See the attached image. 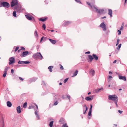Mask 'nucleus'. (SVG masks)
Masks as SVG:
<instances>
[{
    "instance_id": "7c9ffc66",
    "label": "nucleus",
    "mask_w": 127,
    "mask_h": 127,
    "mask_svg": "<svg viewBox=\"0 0 127 127\" xmlns=\"http://www.w3.org/2000/svg\"><path fill=\"white\" fill-rule=\"evenodd\" d=\"M62 127H68L66 123H65L62 126Z\"/></svg>"
},
{
    "instance_id": "37998d69",
    "label": "nucleus",
    "mask_w": 127,
    "mask_h": 127,
    "mask_svg": "<svg viewBox=\"0 0 127 127\" xmlns=\"http://www.w3.org/2000/svg\"><path fill=\"white\" fill-rule=\"evenodd\" d=\"M58 104V102L57 101H56V102H55L54 104V105H57Z\"/></svg>"
},
{
    "instance_id": "e2e57ef3",
    "label": "nucleus",
    "mask_w": 127,
    "mask_h": 127,
    "mask_svg": "<svg viewBox=\"0 0 127 127\" xmlns=\"http://www.w3.org/2000/svg\"><path fill=\"white\" fill-rule=\"evenodd\" d=\"M112 78V77L111 76H109L108 78L109 79H111Z\"/></svg>"
},
{
    "instance_id": "680f3d73",
    "label": "nucleus",
    "mask_w": 127,
    "mask_h": 127,
    "mask_svg": "<svg viewBox=\"0 0 127 127\" xmlns=\"http://www.w3.org/2000/svg\"><path fill=\"white\" fill-rule=\"evenodd\" d=\"M124 23H123L122 24L121 26L124 27Z\"/></svg>"
},
{
    "instance_id": "2f4dec72",
    "label": "nucleus",
    "mask_w": 127,
    "mask_h": 127,
    "mask_svg": "<svg viewBox=\"0 0 127 127\" xmlns=\"http://www.w3.org/2000/svg\"><path fill=\"white\" fill-rule=\"evenodd\" d=\"M121 45L122 44H120L118 45V47H117V49H118V50H119L120 48L121 47Z\"/></svg>"
},
{
    "instance_id": "5701e85b",
    "label": "nucleus",
    "mask_w": 127,
    "mask_h": 127,
    "mask_svg": "<svg viewBox=\"0 0 127 127\" xmlns=\"http://www.w3.org/2000/svg\"><path fill=\"white\" fill-rule=\"evenodd\" d=\"M53 68V66H49L48 68L49 69V71L50 72H52V69Z\"/></svg>"
},
{
    "instance_id": "a18cd8bd",
    "label": "nucleus",
    "mask_w": 127,
    "mask_h": 127,
    "mask_svg": "<svg viewBox=\"0 0 127 127\" xmlns=\"http://www.w3.org/2000/svg\"><path fill=\"white\" fill-rule=\"evenodd\" d=\"M21 50H23L24 51L25 50V48L24 47H21Z\"/></svg>"
},
{
    "instance_id": "39448f33",
    "label": "nucleus",
    "mask_w": 127,
    "mask_h": 127,
    "mask_svg": "<svg viewBox=\"0 0 127 127\" xmlns=\"http://www.w3.org/2000/svg\"><path fill=\"white\" fill-rule=\"evenodd\" d=\"M87 4L92 9H96L97 10V8L96 7L94 3H90L88 2H87Z\"/></svg>"
},
{
    "instance_id": "aec40b11",
    "label": "nucleus",
    "mask_w": 127,
    "mask_h": 127,
    "mask_svg": "<svg viewBox=\"0 0 127 127\" xmlns=\"http://www.w3.org/2000/svg\"><path fill=\"white\" fill-rule=\"evenodd\" d=\"M47 17H45L44 18H40L39 19V20L42 22H44L47 19Z\"/></svg>"
},
{
    "instance_id": "393cba45",
    "label": "nucleus",
    "mask_w": 127,
    "mask_h": 127,
    "mask_svg": "<svg viewBox=\"0 0 127 127\" xmlns=\"http://www.w3.org/2000/svg\"><path fill=\"white\" fill-rule=\"evenodd\" d=\"M78 73V70H76L75 71L74 73H73V77L76 76L77 75Z\"/></svg>"
},
{
    "instance_id": "f03ea898",
    "label": "nucleus",
    "mask_w": 127,
    "mask_h": 127,
    "mask_svg": "<svg viewBox=\"0 0 127 127\" xmlns=\"http://www.w3.org/2000/svg\"><path fill=\"white\" fill-rule=\"evenodd\" d=\"M33 57L35 59H39L41 60L43 58L42 56L40 53H37L34 54Z\"/></svg>"
},
{
    "instance_id": "f8f14e48",
    "label": "nucleus",
    "mask_w": 127,
    "mask_h": 127,
    "mask_svg": "<svg viewBox=\"0 0 127 127\" xmlns=\"http://www.w3.org/2000/svg\"><path fill=\"white\" fill-rule=\"evenodd\" d=\"M25 16L28 19L30 20L32 19V17L33 18L32 16L29 14L26 15Z\"/></svg>"
},
{
    "instance_id": "72a5a7b5",
    "label": "nucleus",
    "mask_w": 127,
    "mask_h": 127,
    "mask_svg": "<svg viewBox=\"0 0 127 127\" xmlns=\"http://www.w3.org/2000/svg\"><path fill=\"white\" fill-rule=\"evenodd\" d=\"M92 111L89 110V111L88 113V115L89 116H90L91 114Z\"/></svg>"
},
{
    "instance_id": "7ed1b4c3",
    "label": "nucleus",
    "mask_w": 127,
    "mask_h": 127,
    "mask_svg": "<svg viewBox=\"0 0 127 127\" xmlns=\"http://www.w3.org/2000/svg\"><path fill=\"white\" fill-rule=\"evenodd\" d=\"M2 6L6 8H8L10 6L9 4L6 1H2L1 2Z\"/></svg>"
},
{
    "instance_id": "09e8293b",
    "label": "nucleus",
    "mask_w": 127,
    "mask_h": 127,
    "mask_svg": "<svg viewBox=\"0 0 127 127\" xmlns=\"http://www.w3.org/2000/svg\"><path fill=\"white\" fill-rule=\"evenodd\" d=\"M118 31L119 32V33L118 34L119 35H120L121 34V31L120 30H118Z\"/></svg>"
},
{
    "instance_id": "a19ab883",
    "label": "nucleus",
    "mask_w": 127,
    "mask_h": 127,
    "mask_svg": "<svg viewBox=\"0 0 127 127\" xmlns=\"http://www.w3.org/2000/svg\"><path fill=\"white\" fill-rule=\"evenodd\" d=\"M93 107V105H92L91 104L90 105V108L89 110L90 111H92V109Z\"/></svg>"
},
{
    "instance_id": "473e14b6",
    "label": "nucleus",
    "mask_w": 127,
    "mask_h": 127,
    "mask_svg": "<svg viewBox=\"0 0 127 127\" xmlns=\"http://www.w3.org/2000/svg\"><path fill=\"white\" fill-rule=\"evenodd\" d=\"M34 35L35 36L37 37H38V34L37 33V31H35V32H34Z\"/></svg>"
},
{
    "instance_id": "4be33fe9",
    "label": "nucleus",
    "mask_w": 127,
    "mask_h": 127,
    "mask_svg": "<svg viewBox=\"0 0 127 127\" xmlns=\"http://www.w3.org/2000/svg\"><path fill=\"white\" fill-rule=\"evenodd\" d=\"M95 71L94 70L91 69L90 71V73L91 74H92V76L94 75L95 74Z\"/></svg>"
},
{
    "instance_id": "dca6fc26",
    "label": "nucleus",
    "mask_w": 127,
    "mask_h": 127,
    "mask_svg": "<svg viewBox=\"0 0 127 127\" xmlns=\"http://www.w3.org/2000/svg\"><path fill=\"white\" fill-rule=\"evenodd\" d=\"M94 96H92L91 97H87L85 98V99L87 101H90L92 100Z\"/></svg>"
},
{
    "instance_id": "4d7b16f0",
    "label": "nucleus",
    "mask_w": 127,
    "mask_h": 127,
    "mask_svg": "<svg viewBox=\"0 0 127 127\" xmlns=\"http://www.w3.org/2000/svg\"><path fill=\"white\" fill-rule=\"evenodd\" d=\"M44 37L43 36H42V37L41 39H40V42H41L42 41V40L43 39V38Z\"/></svg>"
},
{
    "instance_id": "052dcab7",
    "label": "nucleus",
    "mask_w": 127,
    "mask_h": 127,
    "mask_svg": "<svg viewBox=\"0 0 127 127\" xmlns=\"http://www.w3.org/2000/svg\"><path fill=\"white\" fill-rule=\"evenodd\" d=\"M67 97H68V99H69V100H70V96H69V95H67Z\"/></svg>"
},
{
    "instance_id": "c03bdc74",
    "label": "nucleus",
    "mask_w": 127,
    "mask_h": 127,
    "mask_svg": "<svg viewBox=\"0 0 127 127\" xmlns=\"http://www.w3.org/2000/svg\"><path fill=\"white\" fill-rule=\"evenodd\" d=\"M118 101V100H117L116 101H115V102H114L115 103L116 105V106L117 107H118V104H117V102Z\"/></svg>"
},
{
    "instance_id": "e433bc0d",
    "label": "nucleus",
    "mask_w": 127,
    "mask_h": 127,
    "mask_svg": "<svg viewBox=\"0 0 127 127\" xmlns=\"http://www.w3.org/2000/svg\"><path fill=\"white\" fill-rule=\"evenodd\" d=\"M68 78H67L64 79V83H65L68 81Z\"/></svg>"
},
{
    "instance_id": "ddd939ff",
    "label": "nucleus",
    "mask_w": 127,
    "mask_h": 127,
    "mask_svg": "<svg viewBox=\"0 0 127 127\" xmlns=\"http://www.w3.org/2000/svg\"><path fill=\"white\" fill-rule=\"evenodd\" d=\"M65 121L64 119L63 118H61L59 121V123L60 124H64Z\"/></svg>"
},
{
    "instance_id": "a211bd4d",
    "label": "nucleus",
    "mask_w": 127,
    "mask_h": 127,
    "mask_svg": "<svg viewBox=\"0 0 127 127\" xmlns=\"http://www.w3.org/2000/svg\"><path fill=\"white\" fill-rule=\"evenodd\" d=\"M108 14L109 15H110L111 17L112 16V11L111 9H108Z\"/></svg>"
},
{
    "instance_id": "4c0bfd02",
    "label": "nucleus",
    "mask_w": 127,
    "mask_h": 127,
    "mask_svg": "<svg viewBox=\"0 0 127 127\" xmlns=\"http://www.w3.org/2000/svg\"><path fill=\"white\" fill-rule=\"evenodd\" d=\"M60 65L61 66V67H60V69L61 70L64 69V67H63V66H62V65L61 64H60Z\"/></svg>"
},
{
    "instance_id": "6e6d98bb",
    "label": "nucleus",
    "mask_w": 127,
    "mask_h": 127,
    "mask_svg": "<svg viewBox=\"0 0 127 127\" xmlns=\"http://www.w3.org/2000/svg\"><path fill=\"white\" fill-rule=\"evenodd\" d=\"M90 53V51H88L86 52L85 53L86 54H89Z\"/></svg>"
},
{
    "instance_id": "864d4df0",
    "label": "nucleus",
    "mask_w": 127,
    "mask_h": 127,
    "mask_svg": "<svg viewBox=\"0 0 127 127\" xmlns=\"http://www.w3.org/2000/svg\"><path fill=\"white\" fill-rule=\"evenodd\" d=\"M36 117L38 118V120L39 119V116L38 115H36Z\"/></svg>"
},
{
    "instance_id": "6e6552de",
    "label": "nucleus",
    "mask_w": 127,
    "mask_h": 127,
    "mask_svg": "<svg viewBox=\"0 0 127 127\" xmlns=\"http://www.w3.org/2000/svg\"><path fill=\"white\" fill-rule=\"evenodd\" d=\"M29 53L28 51L23 52L21 55V56L22 57H24L26 56Z\"/></svg>"
},
{
    "instance_id": "20e7f679",
    "label": "nucleus",
    "mask_w": 127,
    "mask_h": 127,
    "mask_svg": "<svg viewBox=\"0 0 127 127\" xmlns=\"http://www.w3.org/2000/svg\"><path fill=\"white\" fill-rule=\"evenodd\" d=\"M97 12V13L99 14H103L106 13V10H104L103 9L98 10L97 8V10L95 9Z\"/></svg>"
},
{
    "instance_id": "2eb2a0df",
    "label": "nucleus",
    "mask_w": 127,
    "mask_h": 127,
    "mask_svg": "<svg viewBox=\"0 0 127 127\" xmlns=\"http://www.w3.org/2000/svg\"><path fill=\"white\" fill-rule=\"evenodd\" d=\"M119 78L120 79L123 80L124 81H126V79L125 76H121L119 75Z\"/></svg>"
},
{
    "instance_id": "c9c22d12",
    "label": "nucleus",
    "mask_w": 127,
    "mask_h": 127,
    "mask_svg": "<svg viewBox=\"0 0 127 127\" xmlns=\"http://www.w3.org/2000/svg\"><path fill=\"white\" fill-rule=\"evenodd\" d=\"M30 63V62L29 61H24V64H29Z\"/></svg>"
},
{
    "instance_id": "6ab92c4d",
    "label": "nucleus",
    "mask_w": 127,
    "mask_h": 127,
    "mask_svg": "<svg viewBox=\"0 0 127 127\" xmlns=\"http://www.w3.org/2000/svg\"><path fill=\"white\" fill-rule=\"evenodd\" d=\"M16 110H17V112L18 113H21V111L20 107V106H19L17 107L16 108Z\"/></svg>"
},
{
    "instance_id": "774afa93",
    "label": "nucleus",
    "mask_w": 127,
    "mask_h": 127,
    "mask_svg": "<svg viewBox=\"0 0 127 127\" xmlns=\"http://www.w3.org/2000/svg\"><path fill=\"white\" fill-rule=\"evenodd\" d=\"M21 50V49H20L18 51V52L19 53V52H20V51Z\"/></svg>"
},
{
    "instance_id": "bb28decb",
    "label": "nucleus",
    "mask_w": 127,
    "mask_h": 127,
    "mask_svg": "<svg viewBox=\"0 0 127 127\" xmlns=\"http://www.w3.org/2000/svg\"><path fill=\"white\" fill-rule=\"evenodd\" d=\"M27 106V103L25 102L24 103L23 105V107L24 108H25Z\"/></svg>"
},
{
    "instance_id": "f3484780",
    "label": "nucleus",
    "mask_w": 127,
    "mask_h": 127,
    "mask_svg": "<svg viewBox=\"0 0 127 127\" xmlns=\"http://www.w3.org/2000/svg\"><path fill=\"white\" fill-rule=\"evenodd\" d=\"M48 39L53 44H54L56 42V40H54L52 39H51L50 38H49Z\"/></svg>"
},
{
    "instance_id": "bf43d9fd",
    "label": "nucleus",
    "mask_w": 127,
    "mask_h": 127,
    "mask_svg": "<svg viewBox=\"0 0 127 127\" xmlns=\"http://www.w3.org/2000/svg\"><path fill=\"white\" fill-rule=\"evenodd\" d=\"M35 105L36 106V108L37 109H38V107L37 105H36V104H35Z\"/></svg>"
},
{
    "instance_id": "1a4fd4ad",
    "label": "nucleus",
    "mask_w": 127,
    "mask_h": 127,
    "mask_svg": "<svg viewBox=\"0 0 127 127\" xmlns=\"http://www.w3.org/2000/svg\"><path fill=\"white\" fill-rule=\"evenodd\" d=\"M100 27L102 28L103 31H105L106 30V25L104 23H101L100 25Z\"/></svg>"
},
{
    "instance_id": "9d476101",
    "label": "nucleus",
    "mask_w": 127,
    "mask_h": 127,
    "mask_svg": "<svg viewBox=\"0 0 127 127\" xmlns=\"http://www.w3.org/2000/svg\"><path fill=\"white\" fill-rule=\"evenodd\" d=\"M88 59H87L88 61L90 63H91L92 62L93 59H94L93 57L90 55H88Z\"/></svg>"
},
{
    "instance_id": "338daca9",
    "label": "nucleus",
    "mask_w": 127,
    "mask_h": 127,
    "mask_svg": "<svg viewBox=\"0 0 127 127\" xmlns=\"http://www.w3.org/2000/svg\"><path fill=\"white\" fill-rule=\"evenodd\" d=\"M2 6V4H1V2H0V7H1Z\"/></svg>"
},
{
    "instance_id": "a878e982",
    "label": "nucleus",
    "mask_w": 127,
    "mask_h": 127,
    "mask_svg": "<svg viewBox=\"0 0 127 127\" xmlns=\"http://www.w3.org/2000/svg\"><path fill=\"white\" fill-rule=\"evenodd\" d=\"M53 121H51L50 122L49 124V126L50 127H52Z\"/></svg>"
},
{
    "instance_id": "c756f323",
    "label": "nucleus",
    "mask_w": 127,
    "mask_h": 127,
    "mask_svg": "<svg viewBox=\"0 0 127 127\" xmlns=\"http://www.w3.org/2000/svg\"><path fill=\"white\" fill-rule=\"evenodd\" d=\"M13 15L15 17H16V12L15 11H14L13 13Z\"/></svg>"
},
{
    "instance_id": "49530a36",
    "label": "nucleus",
    "mask_w": 127,
    "mask_h": 127,
    "mask_svg": "<svg viewBox=\"0 0 127 127\" xmlns=\"http://www.w3.org/2000/svg\"><path fill=\"white\" fill-rule=\"evenodd\" d=\"M35 114L36 115H38V112L37 111H35Z\"/></svg>"
},
{
    "instance_id": "5fc2aeb1",
    "label": "nucleus",
    "mask_w": 127,
    "mask_h": 127,
    "mask_svg": "<svg viewBox=\"0 0 127 127\" xmlns=\"http://www.w3.org/2000/svg\"><path fill=\"white\" fill-rule=\"evenodd\" d=\"M11 73L13 74L14 73V70H13V69H11Z\"/></svg>"
},
{
    "instance_id": "0eeeda50",
    "label": "nucleus",
    "mask_w": 127,
    "mask_h": 127,
    "mask_svg": "<svg viewBox=\"0 0 127 127\" xmlns=\"http://www.w3.org/2000/svg\"><path fill=\"white\" fill-rule=\"evenodd\" d=\"M9 64L14 63L15 62V59L14 57H12L10 58L9 59Z\"/></svg>"
},
{
    "instance_id": "58836bf2",
    "label": "nucleus",
    "mask_w": 127,
    "mask_h": 127,
    "mask_svg": "<svg viewBox=\"0 0 127 127\" xmlns=\"http://www.w3.org/2000/svg\"><path fill=\"white\" fill-rule=\"evenodd\" d=\"M42 27L44 28V30H45V29L46 27L45 24H43V25L42 26Z\"/></svg>"
},
{
    "instance_id": "b1692460",
    "label": "nucleus",
    "mask_w": 127,
    "mask_h": 127,
    "mask_svg": "<svg viewBox=\"0 0 127 127\" xmlns=\"http://www.w3.org/2000/svg\"><path fill=\"white\" fill-rule=\"evenodd\" d=\"M7 106L9 107H11L12 106V104L9 101H8L7 102Z\"/></svg>"
},
{
    "instance_id": "603ef678",
    "label": "nucleus",
    "mask_w": 127,
    "mask_h": 127,
    "mask_svg": "<svg viewBox=\"0 0 127 127\" xmlns=\"http://www.w3.org/2000/svg\"><path fill=\"white\" fill-rule=\"evenodd\" d=\"M75 1L78 2H80L81 3V2H80V0H75Z\"/></svg>"
},
{
    "instance_id": "412c9836",
    "label": "nucleus",
    "mask_w": 127,
    "mask_h": 127,
    "mask_svg": "<svg viewBox=\"0 0 127 127\" xmlns=\"http://www.w3.org/2000/svg\"><path fill=\"white\" fill-rule=\"evenodd\" d=\"M93 56L94 59V58L96 60H97L98 59V57L95 54H93Z\"/></svg>"
},
{
    "instance_id": "13d9d810",
    "label": "nucleus",
    "mask_w": 127,
    "mask_h": 127,
    "mask_svg": "<svg viewBox=\"0 0 127 127\" xmlns=\"http://www.w3.org/2000/svg\"><path fill=\"white\" fill-rule=\"evenodd\" d=\"M123 28V27L121 26L120 28V30H122Z\"/></svg>"
},
{
    "instance_id": "423d86ee",
    "label": "nucleus",
    "mask_w": 127,
    "mask_h": 127,
    "mask_svg": "<svg viewBox=\"0 0 127 127\" xmlns=\"http://www.w3.org/2000/svg\"><path fill=\"white\" fill-rule=\"evenodd\" d=\"M18 3L17 0H12L11 4V6L13 7L16 5Z\"/></svg>"
},
{
    "instance_id": "3c124183",
    "label": "nucleus",
    "mask_w": 127,
    "mask_h": 127,
    "mask_svg": "<svg viewBox=\"0 0 127 127\" xmlns=\"http://www.w3.org/2000/svg\"><path fill=\"white\" fill-rule=\"evenodd\" d=\"M19 78L20 80H21L22 81H23L24 80L22 78H21V77H19Z\"/></svg>"
},
{
    "instance_id": "4468645a",
    "label": "nucleus",
    "mask_w": 127,
    "mask_h": 127,
    "mask_svg": "<svg viewBox=\"0 0 127 127\" xmlns=\"http://www.w3.org/2000/svg\"><path fill=\"white\" fill-rule=\"evenodd\" d=\"M71 22L70 21H65L64 22V23L63 24V25L64 26H66L67 25H68L69 24L71 23Z\"/></svg>"
},
{
    "instance_id": "cd10ccee",
    "label": "nucleus",
    "mask_w": 127,
    "mask_h": 127,
    "mask_svg": "<svg viewBox=\"0 0 127 127\" xmlns=\"http://www.w3.org/2000/svg\"><path fill=\"white\" fill-rule=\"evenodd\" d=\"M83 107L84 108V109H88V108L87 107V106L85 105H84L83 106Z\"/></svg>"
},
{
    "instance_id": "69168bd1",
    "label": "nucleus",
    "mask_w": 127,
    "mask_h": 127,
    "mask_svg": "<svg viewBox=\"0 0 127 127\" xmlns=\"http://www.w3.org/2000/svg\"><path fill=\"white\" fill-rule=\"evenodd\" d=\"M106 16H104L103 17H102L101 18V19H104L106 18Z\"/></svg>"
},
{
    "instance_id": "ea45409f",
    "label": "nucleus",
    "mask_w": 127,
    "mask_h": 127,
    "mask_svg": "<svg viewBox=\"0 0 127 127\" xmlns=\"http://www.w3.org/2000/svg\"><path fill=\"white\" fill-rule=\"evenodd\" d=\"M19 49V47H17L16 48H15V51L16 52Z\"/></svg>"
},
{
    "instance_id": "de8ad7c7",
    "label": "nucleus",
    "mask_w": 127,
    "mask_h": 127,
    "mask_svg": "<svg viewBox=\"0 0 127 127\" xmlns=\"http://www.w3.org/2000/svg\"><path fill=\"white\" fill-rule=\"evenodd\" d=\"M118 112L120 114H122L123 112V111H120V110H118Z\"/></svg>"
},
{
    "instance_id": "f257e3e1",
    "label": "nucleus",
    "mask_w": 127,
    "mask_h": 127,
    "mask_svg": "<svg viewBox=\"0 0 127 127\" xmlns=\"http://www.w3.org/2000/svg\"><path fill=\"white\" fill-rule=\"evenodd\" d=\"M108 99L109 100H112L114 102L118 100L117 96L115 95H109L108 96Z\"/></svg>"
},
{
    "instance_id": "79ce46f5",
    "label": "nucleus",
    "mask_w": 127,
    "mask_h": 127,
    "mask_svg": "<svg viewBox=\"0 0 127 127\" xmlns=\"http://www.w3.org/2000/svg\"><path fill=\"white\" fill-rule=\"evenodd\" d=\"M88 109H84V111L83 110V111H84V112L83 113V114H84L86 113V111L88 110Z\"/></svg>"
},
{
    "instance_id": "f704fd0d",
    "label": "nucleus",
    "mask_w": 127,
    "mask_h": 127,
    "mask_svg": "<svg viewBox=\"0 0 127 127\" xmlns=\"http://www.w3.org/2000/svg\"><path fill=\"white\" fill-rule=\"evenodd\" d=\"M119 41H120V39H118L117 40V44L116 45V46H117V45L119 44Z\"/></svg>"
},
{
    "instance_id": "c85d7f7f",
    "label": "nucleus",
    "mask_w": 127,
    "mask_h": 127,
    "mask_svg": "<svg viewBox=\"0 0 127 127\" xmlns=\"http://www.w3.org/2000/svg\"><path fill=\"white\" fill-rule=\"evenodd\" d=\"M24 61H20L18 62V64H24Z\"/></svg>"
},
{
    "instance_id": "0e129e2a",
    "label": "nucleus",
    "mask_w": 127,
    "mask_h": 127,
    "mask_svg": "<svg viewBox=\"0 0 127 127\" xmlns=\"http://www.w3.org/2000/svg\"><path fill=\"white\" fill-rule=\"evenodd\" d=\"M116 62H117V60H115L113 62V63H116Z\"/></svg>"
},
{
    "instance_id": "8fccbe9b",
    "label": "nucleus",
    "mask_w": 127,
    "mask_h": 127,
    "mask_svg": "<svg viewBox=\"0 0 127 127\" xmlns=\"http://www.w3.org/2000/svg\"><path fill=\"white\" fill-rule=\"evenodd\" d=\"M101 89H98V90H95V91L96 92H98V91H99L100 90H101Z\"/></svg>"
},
{
    "instance_id": "9b49d317",
    "label": "nucleus",
    "mask_w": 127,
    "mask_h": 127,
    "mask_svg": "<svg viewBox=\"0 0 127 127\" xmlns=\"http://www.w3.org/2000/svg\"><path fill=\"white\" fill-rule=\"evenodd\" d=\"M8 67H6L5 68L4 70V74H3V76L4 77H5L7 74V72L8 70Z\"/></svg>"
}]
</instances>
